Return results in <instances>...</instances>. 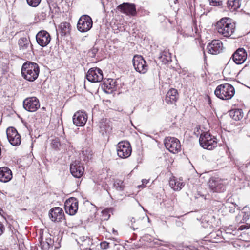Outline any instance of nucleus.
I'll return each mask as SVG.
<instances>
[{
  "mask_svg": "<svg viewBox=\"0 0 250 250\" xmlns=\"http://www.w3.org/2000/svg\"><path fill=\"white\" fill-rule=\"evenodd\" d=\"M40 68L35 62H26L21 67V75L24 79L29 82H34L39 76Z\"/></svg>",
  "mask_w": 250,
  "mask_h": 250,
  "instance_id": "nucleus-1",
  "label": "nucleus"
},
{
  "mask_svg": "<svg viewBox=\"0 0 250 250\" xmlns=\"http://www.w3.org/2000/svg\"><path fill=\"white\" fill-rule=\"evenodd\" d=\"M235 24L231 23L228 18L221 19L216 24V29L219 34L227 38L233 36L235 30Z\"/></svg>",
  "mask_w": 250,
  "mask_h": 250,
  "instance_id": "nucleus-2",
  "label": "nucleus"
},
{
  "mask_svg": "<svg viewBox=\"0 0 250 250\" xmlns=\"http://www.w3.org/2000/svg\"><path fill=\"white\" fill-rule=\"evenodd\" d=\"M214 93L220 99L229 100L234 96L235 89L231 84L225 83L217 86Z\"/></svg>",
  "mask_w": 250,
  "mask_h": 250,
  "instance_id": "nucleus-3",
  "label": "nucleus"
},
{
  "mask_svg": "<svg viewBox=\"0 0 250 250\" xmlns=\"http://www.w3.org/2000/svg\"><path fill=\"white\" fill-rule=\"evenodd\" d=\"M199 141L204 149L211 150L217 146V139L208 132L202 133Z\"/></svg>",
  "mask_w": 250,
  "mask_h": 250,
  "instance_id": "nucleus-4",
  "label": "nucleus"
},
{
  "mask_svg": "<svg viewBox=\"0 0 250 250\" xmlns=\"http://www.w3.org/2000/svg\"><path fill=\"white\" fill-rule=\"evenodd\" d=\"M133 65L135 70L141 73L145 74L148 69V65L141 55H136L132 59Z\"/></svg>",
  "mask_w": 250,
  "mask_h": 250,
  "instance_id": "nucleus-5",
  "label": "nucleus"
},
{
  "mask_svg": "<svg viewBox=\"0 0 250 250\" xmlns=\"http://www.w3.org/2000/svg\"><path fill=\"white\" fill-rule=\"evenodd\" d=\"M208 184L213 192H223L226 190V182L224 179L213 177L210 179Z\"/></svg>",
  "mask_w": 250,
  "mask_h": 250,
  "instance_id": "nucleus-6",
  "label": "nucleus"
},
{
  "mask_svg": "<svg viewBox=\"0 0 250 250\" xmlns=\"http://www.w3.org/2000/svg\"><path fill=\"white\" fill-rule=\"evenodd\" d=\"M164 144L166 148L169 152L176 154L181 150V144L178 139L172 137H166L164 141Z\"/></svg>",
  "mask_w": 250,
  "mask_h": 250,
  "instance_id": "nucleus-7",
  "label": "nucleus"
},
{
  "mask_svg": "<svg viewBox=\"0 0 250 250\" xmlns=\"http://www.w3.org/2000/svg\"><path fill=\"white\" fill-rule=\"evenodd\" d=\"M118 156L121 158H126L131 154L132 148L130 144L128 142L122 141L117 146Z\"/></svg>",
  "mask_w": 250,
  "mask_h": 250,
  "instance_id": "nucleus-8",
  "label": "nucleus"
},
{
  "mask_svg": "<svg viewBox=\"0 0 250 250\" xmlns=\"http://www.w3.org/2000/svg\"><path fill=\"white\" fill-rule=\"evenodd\" d=\"M93 21L91 18L88 15H83L79 19L77 28L81 32L89 31L92 27Z\"/></svg>",
  "mask_w": 250,
  "mask_h": 250,
  "instance_id": "nucleus-9",
  "label": "nucleus"
},
{
  "mask_svg": "<svg viewBox=\"0 0 250 250\" xmlns=\"http://www.w3.org/2000/svg\"><path fill=\"white\" fill-rule=\"evenodd\" d=\"M86 77L90 82H100L103 79L102 71L98 68H91L88 71Z\"/></svg>",
  "mask_w": 250,
  "mask_h": 250,
  "instance_id": "nucleus-10",
  "label": "nucleus"
},
{
  "mask_svg": "<svg viewBox=\"0 0 250 250\" xmlns=\"http://www.w3.org/2000/svg\"><path fill=\"white\" fill-rule=\"evenodd\" d=\"M6 134L9 143L13 146H18L21 143V137L17 130L12 127L7 129Z\"/></svg>",
  "mask_w": 250,
  "mask_h": 250,
  "instance_id": "nucleus-11",
  "label": "nucleus"
},
{
  "mask_svg": "<svg viewBox=\"0 0 250 250\" xmlns=\"http://www.w3.org/2000/svg\"><path fill=\"white\" fill-rule=\"evenodd\" d=\"M24 108L29 112H35L40 106L39 100L35 97L26 98L23 101Z\"/></svg>",
  "mask_w": 250,
  "mask_h": 250,
  "instance_id": "nucleus-12",
  "label": "nucleus"
},
{
  "mask_svg": "<svg viewBox=\"0 0 250 250\" xmlns=\"http://www.w3.org/2000/svg\"><path fill=\"white\" fill-rule=\"evenodd\" d=\"M64 208L66 213L73 215L76 214L78 209V200L74 197H71L65 201Z\"/></svg>",
  "mask_w": 250,
  "mask_h": 250,
  "instance_id": "nucleus-13",
  "label": "nucleus"
},
{
  "mask_svg": "<svg viewBox=\"0 0 250 250\" xmlns=\"http://www.w3.org/2000/svg\"><path fill=\"white\" fill-rule=\"evenodd\" d=\"M20 51L24 54L30 55L33 52L32 45L29 39L21 37L18 41Z\"/></svg>",
  "mask_w": 250,
  "mask_h": 250,
  "instance_id": "nucleus-14",
  "label": "nucleus"
},
{
  "mask_svg": "<svg viewBox=\"0 0 250 250\" xmlns=\"http://www.w3.org/2000/svg\"><path fill=\"white\" fill-rule=\"evenodd\" d=\"M36 39L38 44L42 47L46 46L51 40L50 34L44 30L39 32L36 36Z\"/></svg>",
  "mask_w": 250,
  "mask_h": 250,
  "instance_id": "nucleus-15",
  "label": "nucleus"
},
{
  "mask_svg": "<svg viewBox=\"0 0 250 250\" xmlns=\"http://www.w3.org/2000/svg\"><path fill=\"white\" fill-rule=\"evenodd\" d=\"M70 170L74 177L80 178L83 174L84 167L81 162L75 161L70 165Z\"/></svg>",
  "mask_w": 250,
  "mask_h": 250,
  "instance_id": "nucleus-16",
  "label": "nucleus"
},
{
  "mask_svg": "<svg viewBox=\"0 0 250 250\" xmlns=\"http://www.w3.org/2000/svg\"><path fill=\"white\" fill-rule=\"evenodd\" d=\"M232 58L236 64H241L243 63L247 59V52L244 48H238L233 53Z\"/></svg>",
  "mask_w": 250,
  "mask_h": 250,
  "instance_id": "nucleus-17",
  "label": "nucleus"
},
{
  "mask_svg": "<svg viewBox=\"0 0 250 250\" xmlns=\"http://www.w3.org/2000/svg\"><path fill=\"white\" fill-rule=\"evenodd\" d=\"M223 44L221 41L218 40H213L210 43L208 44L207 47L208 52L211 54H217L222 50Z\"/></svg>",
  "mask_w": 250,
  "mask_h": 250,
  "instance_id": "nucleus-18",
  "label": "nucleus"
},
{
  "mask_svg": "<svg viewBox=\"0 0 250 250\" xmlns=\"http://www.w3.org/2000/svg\"><path fill=\"white\" fill-rule=\"evenodd\" d=\"M87 120V116L85 112L78 111L73 117V122L77 126H83Z\"/></svg>",
  "mask_w": 250,
  "mask_h": 250,
  "instance_id": "nucleus-19",
  "label": "nucleus"
},
{
  "mask_svg": "<svg viewBox=\"0 0 250 250\" xmlns=\"http://www.w3.org/2000/svg\"><path fill=\"white\" fill-rule=\"evenodd\" d=\"M64 213L63 210L60 207L51 208L49 212V216L53 222H60L63 218Z\"/></svg>",
  "mask_w": 250,
  "mask_h": 250,
  "instance_id": "nucleus-20",
  "label": "nucleus"
},
{
  "mask_svg": "<svg viewBox=\"0 0 250 250\" xmlns=\"http://www.w3.org/2000/svg\"><path fill=\"white\" fill-rule=\"evenodd\" d=\"M118 10L128 15L134 16L136 14V7L134 4L124 3L117 7Z\"/></svg>",
  "mask_w": 250,
  "mask_h": 250,
  "instance_id": "nucleus-21",
  "label": "nucleus"
},
{
  "mask_svg": "<svg viewBox=\"0 0 250 250\" xmlns=\"http://www.w3.org/2000/svg\"><path fill=\"white\" fill-rule=\"evenodd\" d=\"M12 178L11 170L6 167H0V181L4 183L9 182Z\"/></svg>",
  "mask_w": 250,
  "mask_h": 250,
  "instance_id": "nucleus-22",
  "label": "nucleus"
},
{
  "mask_svg": "<svg viewBox=\"0 0 250 250\" xmlns=\"http://www.w3.org/2000/svg\"><path fill=\"white\" fill-rule=\"evenodd\" d=\"M178 99L177 90L175 89H170L167 93L165 97L166 102L169 104L175 103Z\"/></svg>",
  "mask_w": 250,
  "mask_h": 250,
  "instance_id": "nucleus-23",
  "label": "nucleus"
},
{
  "mask_svg": "<svg viewBox=\"0 0 250 250\" xmlns=\"http://www.w3.org/2000/svg\"><path fill=\"white\" fill-rule=\"evenodd\" d=\"M99 126L102 134L109 132L112 130L111 123L107 119H102L99 122Z\"/></svg>",
  "mask_w": 250,
  "mask_h": 250,
  "instance_id": "nucleus-24",
  "label": "nucleus"
},
{
  "mask_svg": "<svg viewBox=\"0 0 250 250\" xmlns=\"http://www.w3.org/2000/svg\"><path fill=\"white\" fill-rule=\"evenodd\" d=\"M71 28V26L69 22H63L58 26L57 31L62 36H68L70 33Z\"/></svg>",
  "mask_w": 250,
  "mask_h": 250,
  "instance_id": "nucleus-25",
  "label": "nucleus"
},
{
  "mask_svg": "<svg viewBox=\"0 0 250 250\" xmlns=\"http://www.w3.org/2000/svg\"><path fill=\"white\" fill-rule=\"evenodd\" d=\"M169 185L174 190L179 191L182 189L185 184L173 177L170 179Z\"/></svg>",
  "mask_w": 250,
  "mask_h": 250,
  "instance_id": "nucleus-26",
  "label": "nucleus"
},
{
  "mask_svg": "<svg viewBox=\"0 0 250 250\" xmlns=\"http://www.w3.org/2000/svg\"><path fill=\"white\" fill-rule=\"evenodd\" d=\"M92 150L89 148H83L80 154V157L84 161H88L91 158Z\"/></svg>",
  "mask_w": 250,
  "mask_h": 250,
  "instance_id": "nucleus-27",
  "label": "nucleus"
},
{
  "mask_svg": "<svg viewBox=\"0 0 250 250\" xmlns=\"http://www.w3.org/2000/svg\"><path fill=\"white\" fill-rule=\"evenodd\" d=\"M227 4L228 8L231 11L236 10L241 5L240 0H228Z\"/></svg>",
  "mask_w": 250,
  "mask_h": 250,
  "instance_id": "nucleus-28",
  "label": "nucleus"
},
{
  "mask_svg": "<svg viewBox=\"0 0 250 250\" xmlns=\"http://www.w3.org/2000/svg\"><path fill=\"white\" fill-rule=\"evenodd\" d=\"M231 116L232 118L236 120L239 121L242 119L244 116V113L241 109H237L232 110L230 112Z\"/></svg>",
  "mask_w": 250,
  "mask_h": 250,
  "instance_id": "nucleus-29",
  "label": "nucleus"
},
{
  "mask_svg": "<svg viewBox=\"0 0 250 250\" xmlns=\"http://www.w3.org/2000/svg\"><path fill=\"white\" fill-rule=\"evenodd\" d=\"M54 241L50 237L47 238L46 241L41 242V247L42 250H49L50 248H52Z\"/></svg>",
  "mask_w": 250,
  "mask_h": 250,
  "instance_id": "nucleus-30",
  "label": "nucleus"
},
{
  "mask_svg": "<svg viewBox=\"0 0 250 250\" xmlns=\"http://www.w3.org/2000/svg\"><path fill=\"white\" fill-rule=\"evenodd\" d=\"M159 58L164 63H167L168 62L171 61V54L167 50L162 52Z\"/></svg>",
  "mask_w": 250,
  "mask_h": 250,
  "instance_id": "nucleus-31",
  "label": "nucleus"
},
{
  "mask_svg": "<svg viewBox=\"0 0 250 250\" xmlns=\"http://www.w3.org/2000/svg\"><path fill=\"white\" fill-rule=\"evenodd\" d=\"M113 209L112 208H106L102 211V219L107 220L109 219L111 213L113 214Z\"/></svg>",
  "mask_w": 250,
  "mask_h": 250,
  "instance_id": "nucleus-32",
  "label": "nucleus"
},
{
  "mask_svg": "<svg viewBox=\"0 0 250 250\" xmlns=\"http://www.w3.org/2000/svg\"><path fill=\"white\" fill-rule=\"evenodd\" d=\"M240 213L243 217V220L246 222L250 216V208L247 206H245L243 208L242 212Z\"/></svg>",
  "mask_w": 250,
  "mask_h": 250,
  "instance_id": "nucleus-33",
  "label": "nucleus"
},
{
  "mask_svg": "<svg viewBox=\"0 0 250 250\" xmlns=\"http://www.w3.org/2000/svg\"><path fill=\"white\" fill-rule=\"evenodd\" d=\"M114 186L116 190L118 191H122L125 187L124 182L119 179H116L114 181Z\"/></svg>",
  "mask_w": 250,
  "mask_h": 250,
  "instance_id": "nucleus-34",
  "label": "nucleus"
},
{
  "mask_svg": "<svg viewBox=\"0 0 250 250\" xmlns=\"http://www.w3.org/2000/svg\"><path fill=\"white\" fill-rule=\"evenodd\" d=\"M104 87L105 88V90L106 92L110 93V92H112L114 90V83L111 84L110 83V82L108 83V82H104Z\"/></svg>",
  "mask_w": 250,
  "mask_h": 250,
  "instance_id": "nucleus-35",
  "label": "nucleus"
},
{
  "mask_svg": "<svg viewBox=\"0 0 250 250\" xmlns=\"http://www.w3.org/2000/svg\"><path fill=\"white\" fill-rule=\"evenodd\" d=\"M237 206H238L236 204L232 203L227 205L226 208L229 212L233 213L235 212V208Z\"/></svg>",
  "mask_w": 250,
  "mask_h": 250,
  "instance_id": "nucleus-36",
  "label": "nucleus"
},
{
  "mask_svg": "<svg viewBox=\"0 0 250 250\" xmlns=\"http://www.w3.org/2000/svg\"><path fill=\"white\" fill-rule=\"evenodd\" d=\"M92 244V240L88 237L86 238V240L84 241L83 244L81 246L83 247V249H88V247Z\"/></svg>",
  "mask_w": 250,
  "mask_h": 250,
  "instance_id": "nucleus-37",
  "label": "nucleus"
},
{
  "mask_svg": "<svg viewBox=\"0 0 250 250\" xmlns=\"http://www.w3.org/2000/svg\"><path fill=\"white\" fill-rule=\"evenodd\" d=\"M26 1L29 5L36 7L40 4L41 0H26Z\"/></svg>",
  "mask_w": 250,
  "mask_h": 250,
  "instance_id": "nucleus-38",
  "label": "nucleus"
},
{
  "mask_svg": "<svg viewBox=\"0 0 250 250\" xmlns=\"http://www.w3.org/2000/svg\"><path fill=\"white\" fill-rule=\"evenodd\" d=\"M209 4L212 6H220L222 4L221 0H208Z\"/></svg>",
  "mask_w": 250,
  "mask_h": 250,
  "instance_id": "nucleus-39",
  "label": "nucleus"
},
{
  "mask_svg": "<svg viewBox=\"0 0 250 250\" xmlns=\"http://www.w3.org/2000/svg\"><path fill=\"white\" fill-rule=\"evenodd\" d=\"M235 221L236 223H244L246 222V221L243 220V217L241 213H239L238 215H237L235 217Z\"/></svg>",
  "mask_w": 250,
  "mask_h": 250,
  "instance_id": "nucleus-40",
  "label": "nucleus"
},
{
  "mask_svg": "<svg viewBox=\"0 0 250 250\" xmlns=\"http://www.w3.org/2000/svg\"><path fill=\"white\" fill-rule=\"evenodd\" d=\"M88 237L87 236H81L79 237L78 238L76 239V241H77V243L80 245L81 246L83 243L86 240V238H87Z\"/></svg>",
  "mask_w": 250,
  "mask_h": 250,
  "instance_id": "nucleus-41",
  "label": "nucleus"
},
{
  "mask_svg": "<svg viewBox=\"0 0 250 250\" xmlns=\"http://www.w3.org/2000/svg\"><path fill=\"white\" fill-rule=\"evenodd\" d=\"M100 245L102 249L106 250L109 248V243L106 241H103L101 242Z\"/></svg>",
  "mask_w": 250,
  "mask_h": 250,
  "instance_id": "nucleus-42",
  "label": "nucleus"
},
{
  "mask_svg": "<svg viewBox=\"0 0 250 250\" xmlns=\"http://www.w3.org/2000/svg\"><path fill=\"white\" fill-rule=\"evenodd\" d=\"M52 146L54 148H57L60 146V144L58 139H55L52 141L51 143Z\"/></svg>",
  "mask_w": 250,
  "mask_h": 250,
  "instance_id": "nucleus-43",
  "label": "nucleus"
},
{
  "mask_svg": "<svg viewBox=\"0 0 250 250\" xmlns=\"http://www.w3.org/2000/svg\"><path fill=\"white\" fill-rule=\"evenodd\" d=\"M4 230V226L0 222V236L3 233Z\"/></svg>",
  "mask_w": 250,
  "mask_h": 250,
  "instance_id": "nucleus-44",
  "label": "nucleus"
},
{
  "mask_svg": "<svg viewBox=\"0 0 250 250\" xmlns=\"http://www.w3.org/2000/svg\"><path fill=\"white\" fill-rule=\"evenodd\" d=\"M130 221L131 222V227L134 230L135 229L134 227L133 226V223H135L136 222V219L134 217H132L130 219Z\"/></svg>",
  "mask_w": 250,
  "mask_h": 250,
  "instance_id": "nucleus-45",
  "label": "nucleus"
},
{
  "mask_svg": "<svg viewBox=\"0 0 250 250\" xmlns=\"http://www.w3.org/2000/svg\"><path fill=\"white\" fill-rule=\"evenodd\" d=\"M143 185H146L148 183V180L146 179H143L142 181Z\"/></svg>",
  "mask_w": 250,
  "mask_h": 250,
  "instance_id": "nucleus-46",
  "label": "nucleus"
},
{
  "mask_svg": "<svg viewBox=\"0 0 250 250\" xmlns=\"http://www.w3.org/2000/svg\"><path fill=\"white\" fill-rule=\"evenodd\" d=\"M233 228H230V229H229V228H228L226 230H227V231H228L227 233H229V230H233Z\"/></svg>",
  "mask_w": 250,
  "mask_h": 250,
  "instance_id": "nucleus-47",
  "label": "nucleus"
},
{
  "mask_svg": "<svg viewBox=\"0 0 250 250\" xmlns=\"http://www.w3.org/2000/svg\"><path fill=\"white\" fill-rule=\"evenodd\" d=\"M0 250H8L6 248H0Z\"/></svg>",
  "mask_w": 250,
  "mask_h": 250,
  "instance_id": "nucleus-48",
  "label": "nucleus"
},
{
  "mask_svg": "<svg viewBox=\"0 0 250 250\" xmlns=\"http://www.w3.org/2000/svg\"><path fill=\"white\" fill-rule=\"evenodd\" d=\"M102 228L104 229H105V228L104 226H102Z\"/></svg>",
  "mask_w": 250,
  "mask_h": 250,
  "instance_id": "nucleus-49",
  "label": "nucleus"
},
{
  "mask_svg": "<svg viewBox=\"0 0 250 250\" xmlns=\"http://www.w3.org/2000/svg\"><path fill=\"white\" fill-rule=\"evenodd\" d=\"M243 227V226H241L240 228L241 229H243V228H242Z\"/></svg>",
  "mask_w": 250,
  "mask_h": 250,
  "instance_id": "nucleus-50",
  "label": "nucleus"
},
{
  "mask_svg": "<svg viewBox=\"0 0 250 250\" xmlns=\"http://www.w3.org/2000/svg\"><path fill=\"white\" fill-rule=\"evenodd\" d=\"M237 209H238V210H240V208H238Z\"/></svg>",
  "mask_w": 250,
  "mask_h": 250,
  "instance_id": "nucleus-51",
  "label": "nucleus"
},
{
  "mask_svg": "<svg viewBox=\"0 0 250 250\" xmlns=\"http://www.w3.org/2000/svg\"><path fill=\"white\" fill-rule=\"evenodd\" d=\"M208 99H209V98H208ZM210 100L209 99V103H210Z\"/></svg>",
  "mask_w": 250,
  "mask_h": 250,
  "instance_id": "nucleus-52",
  "label": "nucleus"
}]
</instances>
